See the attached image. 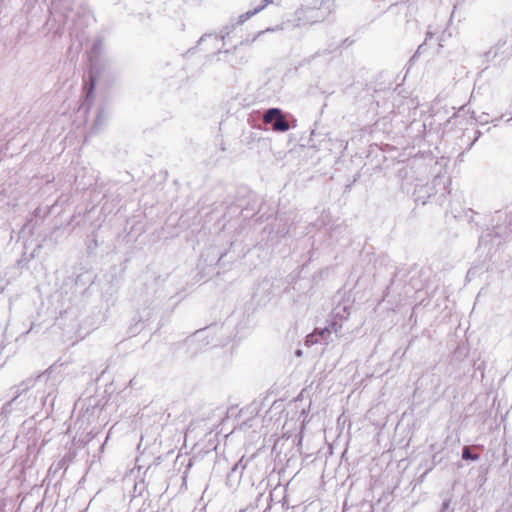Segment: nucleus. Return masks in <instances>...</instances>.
<instances>
[{"mask_svg": "<svg viewBox=\"0 0 512 512\" xmlns=\"http://www.w3.org/2000/svg\"><path fill=\"white\" fill-rule=\"evenodd\" d=\"M289 220L290 217L281 213L277 214L275 227L278 236L284 237L289 233Z\"/></svg>", "mask_w": 512, "mask_h": 512, "instance_id": "obj_7", "label": "nucleus"}, {"mask_svg": "<svg viewBox=\"0 0 512 512\" xmlns=\"http://www.w3.org/2000/svg\"><path fill=\"white\" fill-rule=\"evenodd\" d=\"M418 0H405V3H410V4H414L415 2H417Z\"/></svg>", "mask_w": 512, "mask_h": 512, "instance_id": "obj_25", "label": "nucleus"}, {"mask_svg": "<svg viewBox=\"0 0 512 512\" xmlns=\"http://www.w3.org/2000/svg\"><path fill=\"white\" fill-rule=\"evenodd\" d=\"M233 28H234V25H233V26H231V27H228V26H227V27H225V28L223 29L224 34L222 35V40H224V39H225V37H226L227 35H229V34H230V31H231Z\"/></svg>", "mask_w": 512, "mask_h": 512, "instance_id": "obj_17", "label": "nucleus"}, {"mask_svg": "<svg viewBox=\"0 0 512 512\" xmlns=\"http://www.w3.org/2000/svg\"><path fill=\"white\" fill-rule=\"evenodd\" d=\"M432 470V467L428 468L424 474L422 475V478L425 477L430 471Z\"/></svg>", "mask_w": 512, "mask_h": 512, "instance_id": "obj_24", "label": "nucleus"}, {"mask_svg": "<svg viewBox=\"0 0 512 512\" xmlns=\"http://www.w3.org/2000/svg\"><path fill=\"white\" fill-rule=\"evenodd\" d=\"M103 51V40L102 38H97L91 47L90 50V62H91V70L89 74V81L84 86L85 91V102L87 103L88 108L93 103V93L96 85V76L94 75L95 61L102 54Z\"/></svg>", "mask_w": 512, "mask_h": 512, "instance_id": "obj_2", "label": "nucleus"}, {"mask_svg": "<svg viewBox=\"0 0 512 512\" xmlns=\"http://www.w3.org/2000/svg\"><path fill=\"white\" fill-rule=\"evenodd\" d=\"M92 246L96 247L97 246V240L96 239H93L92 241Z\"/></svg>", "mask_w": 512, "mask_h": 512, "instance_id": "obj_28", "label": "nucleus"}, {"mask_svg": "<svg viewBox=\"0 0 512 512\" xmlns=\"http://www.w3.org/2000/svg\"><path fill=\"white\" fill-rule=\"evenodd\" d=\"M399 5V3H395L389 7V10H393L394 8H397Z\"/></svg>", "mask_w": 512, "mask_h": 512, "instance_id": "obj_23", "label": "nucleus"}, {"mask_svg": "<svg viewBox=\"0 0 512 512\" xmlns=\"http://www.w3.org/2000/svg\"><path fill=\"white\" fill-rule=\"evenodd\" d=\"M451 504V497L444 498L439 512H454V507H452Z\"/></svg>", "mask_w": 512, "mask_h": 512, "instance_id": "obj_12", "label": "nucleus"}, {"mask_svg": "<svg viewBox=\"0 0 512 512\" xmlns=\"http://www.w3.org/2000/svg\"><path fill=\"white\" fill-rule=\"evenodd\" d=\"M55 400V396L51 398V404H53V401Z\"/></svg>", "mask_w": 512, "mask_h": 512, "instance_id": "obj_29", "label": "nucleus"}, {"mask_svg": "<svg viewBox=\"0 0 512 512\" xmlns=\"http://www.w3.org/2000/svg\"><path fill=\"white\" fill-rule=\"evenodd\" d=\"M295 354H296L297 356H301V355H302V351L298 349V350H296Z\"/></svg>", "mask_w": 512, "mask_h": 512, "instance_id": "obj_27", "label": "nucleus"}, {"mask_svg": "<svg viewBox=\"0 0 512 512\" xmlns=\"http://www.w3.org/2000/svg\"><path fill=\"white\" fill-rule=\"evenodd\" d=\"M236 49H237V46H234L232 50H231V49L224 50V53H225V54H229V53H231V52H235V51H236Z\"/></svg>", "mask_w": 512, "mask_h": 512, "instance_id": "obj_21", "label": "nucleus"}, {"mask_svg": "<svg viewBox=\"0 0 512 512\" xmlns=\"http://www.w3.org/2000/svg\"><path fill=\"white\" fill-rule=\"evenodd\" d=\"M507 39H499L494 46L483 54L486 62H492L496 58L500 57L501 61H505L512 56V48L506 47Z\"/></svg>", "mask_w": 512, "mask_h": 512, "instance_id": "obj_4", "label": "nucleus"}, {"mask_svg": "<svg viewBox=\"0 0 512 512\" xmlns=\"http://www.w3.org/2000/svg\"><path fill=\"white\" fill-rule=\"evenodd\" d=\"M340 229H342V227H341V226H337V227H335L334 229H332L330 236H331V237H333V236H334V234H335L338 230H340Z\"/></svg>", "mask_w": 512, "mask_h": 512, "instance_id": "obj_19", "label": "nucleus"}, {"mask_svg": "<svg viewBox=\"0 0 512 512\" xmlns=\"http://www.w3.org/2000/svg\"><path fill=\"white\" fill-rule=\"evenodd\" d=\"M479 458H480L479 454L472 452L470 447L465 446L462 449V459L470 460V461H477Z\"/></svg>", "mask_w": 512, "mask_h": 512, "instance_id": "obj_9", "label": "nucleus"}, {"mask_svg": "<svg viewBox=\"0 0 512 512\" xmlns=\"http://www.w3.org/2000/svg\"><path fill=\"white\" fill-rule=\"evenodd\" d=\"M103 121H104V110L103 109H100L97 113V116H96V119L94 121V124H93V130H98L100 129L101 125L103 124Z\"/></svg>", "mask_w": 512, "mask_h": 512, "instance_id": "obj_13", "label": "nucleus"}, {"mask_svg": "<svg viewBox=\"0 0 512 512\" xmlns=\"http://www.w3.org/2000/svg\"><path fill=\"white\" fill-rule=\"evenodd\" d=\"M415 201L419 202L420 201V196H418Z\"/></svg>", "mask_w": 512, "mask_h": 512, "instance_id": "obj_30", "label": "nucleus"}, {"mask_svg": "<svg viewBox=\"0 0 512 512\" xmlns=\"http://www.w3.org/2000/svg\"><path fill=\"white\" fill-rule=\"evenodd\" d=\"M271 2H272V0H264L263 4L260 7H262V9H263L264 7H266Z\"/></svg>", "mask_w": 512, "mask_h": 512, "instance_id": "obj_22", "label": "nucleus"}, {"mask_svg": "<svg viewBox=\"0 0 512 512\" xmlns=\"http://www.w3.org/2000/svg\"><path fill=\"white\" fill-rule=\"evenodd\" d=\"M42 374L38 375L36 378L29 377L25 380H23L20 384L15 385L11 387V391H13V398L5 403L1 409V414L7 416L9 415L13 409L17 410H26L31 402L30 398H27L24 402V398H22L23 395H26V393L34 387L37 380L42 378Z\"/></svg>", "mask_w": 512, "mask_h": 512, "instance_id": "obj_1", "label": "nucleus"}, {"mask_svg": "<svg viewBox=\"0 0 512 512\" xmlns=\"http://www.w3.org/2000/svg\"><path fill=\"white\" fill-rule=\"evenodd\" d=\"M422 46H423V44H421L420 46H418V49H417L416 53L412 56L411 60H414V59L417 57V55H418V53H419L420 49L422 48Z\"/></svg>", "mask_w": 512, "mask_h": 512, "instance_id": "obj_20", "label": "nucleus"}, {"mask_svg": "<svg viewBox=\"0 0 512 512\" xmlns=\"http://www.w3.org/2000/svg\"><path fill=\"white\" fill-rule=\"evenodd\" d=\"M230 62H231L232 66H236V65H244L248 62V60L246 57H241L239 60L230 61Z\"/></svg>", "mask_w": 512, "mask_h": 512, "instance_id": "obj_15", "label": "nucleus"}, {"mask_svg": "<svg viewBox=\"0 0 512 512\" xmlns=\"http://www.w3.org/2000/svg\"><path fill=\"white\" fill-rule=\"evenodd\" d=\"M353 40H351L349 37L348 38H345L341 41V43L339 45H332L330 44L327 48L323 49V50H319L317 51L313 57H318V56H323V55H327V54H330V53H333V52H336L337 50H339L340 48L342 47H348L350 45L353 44Z\"/></svg>", "mask_w": 512, "mask_h": 512, "instance_id": "obj_8", "label": "nucleus"}, {"mask_svg": "<svg viewBox=\"0 0 512 512\" xmlns=\"http://www.w3.org/2000/svg\"><path fill=\"white\" fill-rule=\"evenodd\" d=\"M341 325L332 322L329 326L325 327L324 329L320 330L319 332L316 330L313 334H310L307 336V343H318L321 339H325L326 335H330L332 332L335 334H338V330L341 329Z\"/></svg>", "mask_w": 512, "mask_h": 512, "instance_id": "obj_6", "label": "nucleus"}, {"mask_svg": "<svg viewBox=\"0 0 512 512\" xmlns=\"http://www.w3.org/2000/svg\"><path fill=\"white\" fill-rule=\"evenodd\" d=\"M265 124H270L275 132H286L290 125L285 118L284 113L279 108H269L263 114Z\"/></svg>", "mask_w": 512, "mask_h": 512, "instance_id": "obj_3", "label": "nucleus"}, {"mask_svg": "<svg viewBox=\"0 0 512 512\" xmlns=\"http://www.w3.org/2000/svg\"><path fill=\"white\" fill-rule=\"evenodd\" d=\"M262 10V7H257L253 10H250L242 15L239 16V20L237 22L238 25H241L243 24L244 22H246L248 19H250L252 16H254L255 14H257L258 12H260Z\"/></svg>", "mask_w": 512, "mask_h": 512, "instance_id": "obj_10", "label": "nucleus"}, {"mask_svg": "<svg viewBox=\"0 0 512 512\" xmlns=\"http://www.w3.org/2000/svg\"><path fill=\"white\" fill-rule=\"evenodd\" d=\"M500 234L498 233L497 230H493V231H489L487 233H484L480 236L479 238V244L480 245H483V244H486L489 240H492L493 237H499Z\"/></svg>", "mask_w": 512, "mask_h": 512, "instance_id": "obj_11", "label": "nucleus"}, {"mask_svg": "<svg viewBox=\"0 0 512 512\" xmlns=\"http://www.w3.org/2000/svg\"><path fill=\"white\" fill-rule=\"evenodd\" d=\"M343 512H346V511H343Z\"/></svg>", "mask_w": 512, "mask_h": 512, "instance_id": "obj_31", "label": "nucleus"}, {"mask_svg": "<svg viewBox=\"0 0 512 512\" xmlns=\"http://www.w3.org/2000/svg\"><path fill=\"white\" fill-rule=\"evenodd\" d=\"M474 133H475V137H474L473 141L469 144L468 149H471V147L475 144V142L480 138V136L482 134L480 130H475Z\"/></svg>", "mask_w": 512, "mask_h": 512, "instance_id": "obj_16", "label": "nucleus"}, {"mask_svg": "<svg viewBox=\"0 0 512 512\" xmlns=\"http://www.w3.org/2000/svg\"><path fill=\"white\" fill-rule=\"evenodd\" d=\"M246 468V463H244V458H240L231 468L230 472L227 474L226 483L228 486L233 487L239 484L243 471Z\"/></svg>", "mask_w": 512, "mask_h": 512, "instance_id": "obj_5", "label": "nucleus"}, {"mask_svg": "<svg viewBox=\"0 0 512 512\" xmlns=\"http://www.w3.org/2000/svg\"><path fill=\"white\" fill-rule=\"evenodd\" d=\"M275 29L274 28H267L266 30H263V31H259L251 40L250 39H245V40H242L241 41V45H245V44H250V43H253L256 41L257 38H259L262 34L266 33V32H270V31H274Z\"/></svg>", "mask_w": 512, "mask_h": 512, "instance_id": "obj_14", "label": "nucleus"}, {"mask_svg": "<svg viewBox=\"0 0 512 512\" xmlns=\"http://www.w3.org/2000/svg\"><path fill=\"white\" fill-rule=\"evenodd\" d=\"M431 37H432V33H431L430 31H428V32L426 33V40H427L428 38H431Z\"/></svg>", "mask_w": 512, "mask_h": 512, "instance_id": "obj_26", "label": "nucleus"}, {"mask_svg": "<svg viewBox=\"0 0 512 512\" xmlns=\"http://www.w3.org/2000/svg\"><path fill=\"white\" fill-rule=\"evenodd\" d=\"M52 396L51 392H48L46 396H42L41 399L43 401V405H46L47 400Z\"/></svg>", "mask_w": 512, "mask_h": 512, "instance_id": "obj_18", "label": "nucleus"}]
</instances>
